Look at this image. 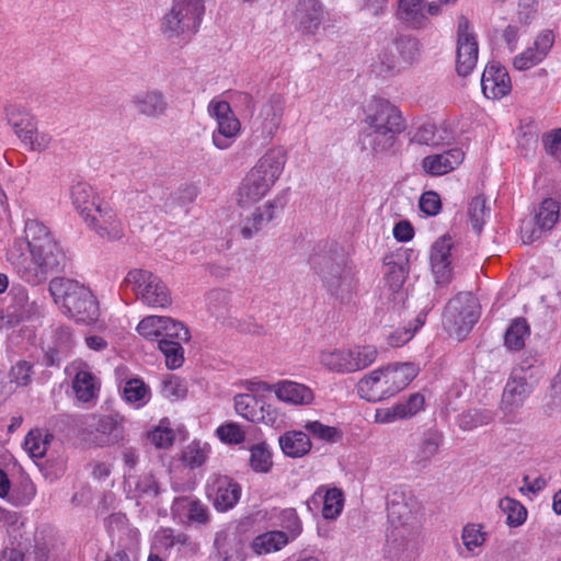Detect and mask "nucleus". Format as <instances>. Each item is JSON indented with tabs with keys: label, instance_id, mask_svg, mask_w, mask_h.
I'll use <instances>...</instances> for the list:
<instances>
[{
	"label": "nucleus",
	"instance_id": "f257e3e1",
	"mask_svg": "<svg viewBox=\"0 0 561 561\" xmlns=\"http://www.w3.org/2000/svg\"><path fill=\"white\" fill-rule=\"evenodd\" d=\"M24 238L30 253L20 252L15 242L9 260L19 276L31 285L46 280L48 274L65 267L66 254L48 227L37 219H27Z\"/></svg>",
	"mask_w": 561,
	"mask_h": 561
},
{
	"label": "nucleus",
	"instance_id": "f03ea898",
	"mask_svg": "<svg viewBox=\"0 0 561 561\" xmlns=\"http://www.w3.org/2000/svg\"><path fill=\"white\" fill-rule=\"evenodd\" d=\"M309 264L334 300L345 305L357 295V272L337 250L314 252L309 259Z\"/></svg>",
	"mask_w": 561,
	"mask_h": 561
},
{
	"label": "nucleus",
	"instance_id": "7ed1b4c3",
	"mask_svg": "<svg viewBox=\"0 0 561 561\" xmlns=\"http://www.w3.org/2000/svg\"><path fill=\"white\" fill-rule=\"evenodd\" d=\"M48 290L62 312L76 322L92 324L98 321L99 302L92 291L78 280L55 277L50 279Z\"/></svg>",
	"mask_w": 561,
	"mask_h": 561
},
{
	"label": "nucleus",
	"instance_id": "20e7f679",
	"mask_svg": "<svg viewBox=\"0 0 561 561\" xmlns=\"http://www.w3.org/2000/svg\"><path fill=\"white\" fill-rule=\"evenodd\" d=\"M286 153L280 148L265 152L247 173L239 186L238 203L241 207L261 201L284 171Z\"/></svg>",
	"mask_w": 561,
	"mask_h": 561
},
{
	"label": "nucleus",
	"instance_id": "39448f33",
	"mask_svg": "<svg viewBox=\"0 0 561 561\" xmlns=\"http://www.w3.org/2000/svg\"><path fill=\"white\" fill-rule=\"evenodd\" d=\"M413 363L388 365L364 376L357 383L358 396L368 402H379L396 396L417 376Z\"/></svg>",
	"mask_w": 561,
	"mask_h": 561
},
{
	"label": "nucleus",
	"instance_id": "423d86ee",
	"mask_svg": "<svg viewBox=\"0 0 561 561\" xmlns=\"http://www.w3.org/2000/svg\"><path fill=\"white\" fill-rule=\"evenodd\" d=\"M204 13L203 0H173L161 19L160 30L169 39L190 41L198 32Z\"/></svg>",
	"mask_w": 561,
	"mask_h": 561
},
{
	"label": "nucleus",
	"instance_id": "0eeeda50",
	"mask_svg": "<svg viewBox=\"0 0 561 561\" xmlns=\"http://www.w3.org/2000/svg\"><path fill=\"white\" fill-rule=\"evenodd\" d=\"M422 505L411 490L396 489L388 500V520L392 527L389 538L397 540V537L411 535L419 526V515Z\"/></svg>",
	"mask_w": 561,
	"mask_h": 561
},
{
	"label": "nucleus",
	"instance_id": "6e6552de",
	"mask_svg": "<svg viewBox=\"0 0 561 561\" xmlns=\"http://www.w3.org/2000/svg\"><path fill=\"white\" fill-rule=\"evenodd\" d=\"M480 318V306L471 293H459L451 298L443 313V325L458 340H462Z\"/></svg>",
	"mask_w": 561,
	"mask_h": 561
},
{
	"label": "nucleus",
	"instance_id": "1a4fd4ad",
	"mask_svg": "<svg viewBox=\"0 0 561 561\" xmlns=\"http://www.w3.org/2000/svg\"><path fill=\"white\" fill-rule=\"evenodd\" d=\"M82 439L94 447H111L125 440V419L119 414H92L81 428Z\"/></svg>",
	"mask_w": 561,
	"mask_h": 561
},
{
	"label": "nucleus",
	"instance_id": "9d476101",
	"mask_svg": "<svg viewBox=\"0 0 561 561\" xmlns=\"http://www.w3.org/2000/svg\"><path fill=\"white\" fill-rule=\"evenodd\" d=\"M136 298L150 308H167L172 304L171 291L165 283L148 270H130L124 278Z\"/></svg>",
	"mask_w": 561,
	"mask_h": 561
},
{
	"label": "nucleus",
	"instance_id": "9b49d317",
	"mask_svg": "<svg viewBox=\"0 0 561 561\" xmlns=\"http://www.w3.org/2000/svg\"><path fill=\"white\" fill-rule=\"evenodd\" d=\"M286 107V99L279 93L272 94L261 106L252 121V135L262 145L270 144L277 134Z\"/></svg>",
	"mask_w": 561,
	"mask_h": 561
},
{
	"label": "nucleus",
	"instance_id": "f8f14e48",
	"mask_svg": "<svg viewBox=\"0 0 561 561\" xmlns=\"http://www.w3.org/2000/svg\"><path fill=\"white\" fill-rule=\"evenodd\" d=\"M208 111L217 122V128L213 131V145L219 150L229 149L236 141L241 125L226 101L210 102Z\"/></svg>",
	"mask_w": 561,
	"mask_h": 561
},
{
	"label": "nucleus",
	"instance_id": "ddd939ff",
	"mask_svg": "<svg viewBox=\"0 0 561 561\" xmlns=\"http://www.w3.org/2000/svg\"><path fill=\"white\" fill-rule=\"evenodd\" d=\"M533 389V382L528 380L527 376L518 375V370H512L504 387L500 405L506 422L512 423L514 421Z\"/></svg>",
	"mask_w": 561,
	"mask_h": 561
},
{
	"label": "nucleus",
	"instance_id": "4468645a",
	"mask_svg": "<svg viewBox=\"0 0 561 561\" xmlns=\"http://www.w3.org/2000/svg\"><path fill=\"white\" fill-rule=\"evenodd\" d=\"M206 493L217 511L227 512L239 502L241 486L228 476L214 473L207 480Z\"/></svg>",
	"mask_w": 561,
	"mask_h": 561
},
{
	"label": "nucleus",
	"instance_id": "2eb2a0df",
	"mask_svg": "<svg viewBox=\"0 0 561 561\" xmlns=\"http://www.w3.org/2000/svg\"><path fill=\"white\" fill-rule=\"evenodd\" d=\"M249 389L252 391H273L279 401L291 405H309L314 400L311 388L293 380H279L272 385L257 381L252 382Z\"/></svg>",
	"mask_w": 561,
	"mask_h": 561
},
{
	"label": "nucleus",
	"instance_id": "dca6fc26",
	"mask_svg": "<svg viewBox=\"0 0 561 561\" xmlns=\"http://www.w3.org/2000/svg\"><path fill=\"white\" fill-rule=\"evenodd\" d=\"M479 47L476 35L470 31L468 20L462 19L458 24L456 70L461 77H467L476 68Z\"/></svg>",
	"mask_w": 561,
	"mask_h": 561
},
{
	"label": "nucleus",
	"instance_id": "f3484780",
	"mask_svg": "<svg viewBox=\"0 0 561 561\" xmlns=\"http://www.w3.org/2000/svg\"><path fill=\"white\" fill-rule=\"evenodd\" d=\"M75 341L72 332L68 327H58L50 332V335L43 342L42 363L46 367H59L61 362L66 359Z\"/></svg>",
	"mask_w": 561,
	"mask_h": 561
},
{
	"label": "nucleus",
	"instance_id": "a211bd4d",
	"mask_svg": "<svg viewBox=\"0 0 561 561\" xmlns=\"http://www.w3.org/2000/svg\"><path fill=\"white\" fill-rule=\"evenodd\" d=\"M83 220L102 239L113 241L124 236L122 221L117 218L115 210L105 202Z\"/></svg>",
	"mask_w": 561,
	"mask_h": 561
},
{
	"label": "nucleus",
	"instance_id": "6ab92c4d",
	"mask_svg": "<svg viewBox=\"0 0 561 561\" xmlns=\"http://www.w3.org/2000/svg\"><path fill=\"white\" fill-rule=\"evenodd\" d=\"M286 201L283 195L267 201L263 206L255 207L253 210L242 214L240 221V234L244 239L255 237L268 222L275 217L277 208H283Z\"/></svg>",
	"mask_w": 561,
	"mask_h": 561
},
{
	"label": "nucleus",
	"instance_id": "aec40b11",
	"mask_svg": "<svg viewBox=\"0 0 561 561\" xmlns=\"http://www.w3.org/2000/svg\"><path fill=\"white\" fill-rule=\"evenodd\" d=\"M365 123L368 128L389 130L404 129V121L397 106L385 99H375L367 108Z\"/></svg>",
	"mask_w": 561,
	"mask_h": 561
},
{
	"label": "nucleus",
	"instance_id": "412c9836",
	"mask_svg": "<svg viewBox=\"0 0 561 561\" xmlns=\"http://www.w3.org/2000/svg\"><path fill=\"white\" fill-rule=\"evenodd\" d=\"M327 14L321 0H298L293 12V21L302 35H316Z\"/></svg>",
	"mask_w": 561,
	"mask_h": 561
},
{
	"label": "nucleus",
	"instance_id": "4be33fe9",
	"mask_svg": "<svg viewBox=\"0 0 561 561\" xmlns=\"http://www.w3.org/2000/svg\"><path fill=\"white\" fill-rule=\"evenodd\" d=\"M481 90L490 100H501L512 91V81L507 69L500 62H489L481 77Z\"/></svg>",
	"mask_w": 561,
	"mask_h": 561
},
{
	"label": "nucleus",
	"instance_id": "5701e85b",
	"mask_svg": "<svg viewBox=\"0 0 561 561\" xmlns=\"http://www.w3.org/2000/svg\"><path fill=\"white\" fill-rule=\"evenodd\" d=\"M424 396L416 392L409 397L408 400L398 402L390 408L377 409L375 421L380 424L393 423L398 420H407L424 409Z\"/></svg>",
	"mask_w": 561,
	"mask_h": 561
},
{
	"label": "nucleus",
	"instance_id": "b1692460",
	"mask_svg": "<svg viewBox=\"0 0 561 561\" xmlns=\"http://www.w3.org/2000/svg\"><path fill=\"white\" fill-rule=\"evenodd\" d=\"M451 238L446 236L431 248L430 262L437 283L445 284L451 279Z\"/></svg>",
	"mask_w": 561,
	"mask_h": 561
},
{
	"label": "nucleus",
	"instance_id": "393cba45",
	"mask_svg": "<svg viewBox=\"0 0 561 561\" xmlns=\"http://www.w3.org/2000/svg\"><path fill=\"white\" fill-rule=\"evenodd\" d=\"M171 513L183 523L206 524L208 522V510L199 500L179 496L175 497Z\"/></svg>",
	"mask_w": 561,
	"mask_h": 561
},
{
	"label": "nucleus",
	"instance_id": "a878e982",
	"mask_svg": "<svg viewBox=\"0 0 561 561\" xmlns=\"http://www.w3.org/2000/svg\"><path fill=\"white\" fill-rule=\"evenodd\" d=\"M465 153L460 148H451L438 154L426 156L422 167L427 174L444 175L453 171L463 161Z\"/></svg>",
	"mask_w": 561,
	"mask_h": 561
},
{
	"label": "nucleus",
	"instance_id": "bb28decb",
	"mask_svg": "<svg viewBox=\"0 0 561 561\" xmlns=\"http://www.w3.org/2000/svg\"><path fill=\"white\" fill-rule=\"evenodd\" d=\"M131 104L139 115L159 117L165 114L168 101L159 90H148L135 94Z\"/></svg>",
	"mask_w": 561,
	"mask_h": 561
},
{
	"label": "nucleus",
	"instance_id": "cd10ccee",
	"mask_svg": "<svg viewBox=\"0 0 561 561\" xmlns=\"http://www.w3.org/2000/svg\"><path fill=\"white\" fill-rule=\"evenodd\" d=\"M320 502L323 503L322 507V516L325 519H336L344 506V494L342 490L337 488H331L324 490L323 486L319 488L310 497L309 501H307L308 507H310V504L313 503L318 505Z\"/></svg>",
	"mask_w": 561,
	"mask_h": 561
},
{
	"label": "nucleus",
	"instance_id": "c85d7f7f",
	"mask_svg": "<svg viewBox=\"0 0 561 561\" xmlns=\"http://www.w3.org/2000/svg\"><path fill=\"white\" fill-rule=\"evenodd\" d=\"M70 198L73 207L84 219L103 203L93 187L85 182H78L70 188Z\"/></svg>",
	"mask_w": 561,
	"mask_h": 561
},
{
	"label": "nucleus",
	"instance_id": "c756f323",
	"mask_svg": "<svg viewBox=\"0 0 561 561\" xmlns=\"http://www.w3.org/2000/svg\"><path fill=\"white\" fill-rule=\"evenodd\" d=\"M278 445L282 453L289 458H302L312 448L308 434L304 431H286L278 437Z\"/></svg>",
	"mask_w": 561,
	"mask_h": 561
},
{
	"label": "nucleus",
	"instance_id": "7c9ffc66",
	"mask_svg": "<svg viewBox=\"0 0 561 561\" xmlns=\"http://www.w3.org/2000/svg\"><path fill=\"white\" fill-rule=\"evenodd\" d=\"M125 488L130 499L152 500L160 493L158 481L150 472H144L139 476H126Z\"/></svg>",
	"mask_w": 561,
	"mask_h": 561
},
{
	"label": "nucleus",
	"instance_id": "2f4dec72",
	"mask_svg": "<svg viewBox=\"0 0 561 561\" xmlns=\"http://www.w3.org/2000/svg\"><path fill=\"white\" fill-rule=\"evenodd\" d=\"M72 389L79 401L90 402L96 399L100 391V382L96 376L84 367L80 368L75 375Z\"/></svg>",
	"mask_w": 561,
	"mask_h": 561
},
{
	"label": "nucleus",
	"instance_id": "473e14b6",
	"mask_svg": "<svg viewBox=\"0 0 561 561\" xmlns=\"http://www.w3.org/2000/svg\"><path fill=\"white\" fill-rule=\"evenodd\" d=\"M444 436L438 430H428L423 434L415 455V462L425 468L438 454Z\"/></svg>",
	"mask_w": 561,
	"mask_h": 561
},
{
	"label": "nucleus",
	"instance_id": "72a5a7b5",
	"mask_svg": "<svg viewBox=\"0 0 561 561\" xmlns=\"http://www.w3.org/2000/svg\"><path fill=\"white\" fill-rule=\"evenodd\" d=\"M289 542L288 535L283 530L266 531L256 536L251 548L256 554H267L279 551Z\"/></svg>",
	"mask_w": 561,
	"mask_h": 561
},
{
	"label": "nucleus",
	"instance_id": "f704fd0d",
	"mask_svg": "<svg viewBox=\"0 0 561 561\" xmlns=\"http://www.w3.org/2000/svg\"><path fill=\"white\" fill-rule=\"evenodd\" d=\"M321 364L335 373H353L352 350L325 351L320 355Z\"/></svg>",
	"mask_w": 561,
	"mask_h": 561
},
{
	"label": "nucleus",
	"instance_id": "c9c22d12",
	"mask_svg": "<svg viewBox=\"0 0 561 561\" xmlns=\"http://www.w3.org/2000/svg\"><path fill=\"white\" fill-rule=\"evenodd\" d=\"M53 439L54 435L47 430H31L24 439V448L32 458L42 459Z\"/></svg>",
	"mask_w": 561,
	"mask_h": 561
},
{
	"label": "nucleus",
	"instance_id": "e433bc0d",
	"mask_svg": "<svg viewBox=\"0 0 561 561\" xmlns=\"http://www.w3.org/2000/svg\"><path fill=\"white\" fill-rule=\"evenodd\" d=\"M12 302L8 307V316L11 322H20L30 318L33 305L28 304L27 290L24 287H13L10 291Z\"/></svg>",
	"mask_w": 561,
	"mask_h": 561
},
{
	"label": "nucleus",
	"instance_id": "4c0bfd02",
	"mask_svg": "<svg viewBox=\"0 0 561 561\" xmlns=\"http://www.w3.org/2000/svg\"><path fill=\"white\" fill-rule=\"evenodd\" d=\"M369 130L364 134V142L370 148L374 153L386 152L393 146L397 135L401 131L368 128Z\"/></svg>",
	"mask_w": 561,
	"mask_h": 561
},
{
	"label": "nucleus",
	"instance_id": "58836bf2",
	"mask_svg": "<svg viewBox=\"0 0 561 561\" xmlns=\"http://www.w3.org/2000/svg\"><path fill=\"white\" fill-rule=\"evenodd\" d=\"M560 204L553 198H545L535 216V225L539 232L551 230L558 222Z\"/></svg>",
	"mask_w": 561,
	"mask_h": 561
},
{
	"label": "nucleus",
	"instance_id": "ea45409f",
	"mask_svg": "<svg viewBox=\"0 0 561 561\" xmlns=\"http://www.w3.org/2000/svg\"><path fill=\"white\" fill-rule=\"evenodd\" d=\"M530 335V327L525 318L512 321L504 335V344L511 351H519L525 346V340Z\"/></svg>",
	"mask_w": 561,
	"mask_h": 561
},
{
	"label": "nucleus",
	"instance_id": "a19ab883",
	"mask_svg": "<svg viewBox=\"0 0 561 561\" xmlns=\"http://www.w3.org/2000/svg\"><path fill=\"white\" fill-rule=\"evenodd\" d=\"M250 468L256 473H268L273 469V451L265 442L253 445L250 448Z\"/></svg>",
	"mask_w": 561,
	"mask_h": 561
},
{
	"label": "nucleus",
	"instance_id": "79ce46f5",
	"mask_svg": "<svg viewBox=\"0 0 561 561\" xmlns=\"http://www.w3.org/2000/svg\"><path fill=\"white\" fill-rule=\"evenodd\" d=\"M400 19L413 27H421L426 21L423 0H399Z\"/></svg>",
	"mask_w": 561,
	"mask_h": 561
},
{
	"label": "nucleus",
	"instance_id": "37998d69",
	"mask_svg": "<svg viewBox=\"0 0 561 561\" xmlns=\"http://www.w3.org/2000/svg\"><path fill=\"white\" fill-rule=\"evenodd\" d=\"M494 412L488 409H470L460 413L457 424L462 431H472L490 424L494 420Z\"/></svg>",
	"mask_w": 561,
	"mask_h": 561
},
{
	"label": "nucleus",
	"instance_id": "c03bdc74",
	"mask_svg": "<svg viewBox=\"0 0 561 561\" xmlns=\"http://www.w3.org/2000/svg\"><path fill=\"white\" fill-rule=\"evenodd\" d=\"M209 454V444L193 440L182 451L181 461L185 467L196 469L205 465Z\"/></svg>",
	"mask_w": 561,
	"mask_h": 561
},
{
	"label": "nucleus",
	"instance_id": "a18cd8bd",
	"mask_svg": "<svg viewBox=\"0 0 561 561\" xmlns=\"http://www.w3.org/2000/svg\"><path fill=\"white\" fill-rule=\"evenodd\" d=\"M407 264L408 263L403 260L389 261L385 264V283L392 294H398L400 297H402V294H400L399 290L404 284L409 273Z\"/></svg>",
	"mask_w": 561,
	"mask_h": 561
},
{
	"label": "nucleus",
	"instance_id": "49530a36",
	"mask_svg": "<svg viewBox=\"0 0 561 561\" xmlns=\"http://www.w3.org/2000/svg\"><path fill=\"white\" fill-rule=\"evenodd\" d=\"M123 398L136 408H141L150 400V389L141 379L133 378L126 381Z\"/></svg>",
	"mask_w": 561,
	"mask_h": 561
},
{
	"label": "nucleus",
	"instance_id": "de8ad7c7",
	"mask_svg": "<svg viewBox=\"0 0 561 561\" xmlns=\"http://www.w3.org/2000/svg\"><path fill=\"white\" fill-rule=\"evenodd\" d=\"M304 428L308 436L319 439L324 443H336L343 437L341 430L334 426H329L320 421H308L305 423Z\"/></svg>",
	"mask_w": 561,
	"mask_h": 561
},
{
	"label": "nucleus",
	"instance_id": "09e8293b",
	"mask_svg": "<svg viewBox=\"0 0 561 561\" xmlns=\"http://www.w3.org/2000/svg\"><path fill=\"white\" fill-rule=\"evenodd\" d=\"M236 412L243 419L254 423L260 414L262 400L250 393L237 394L233 399Z\"/></svg>",
	"mask_w": 561,
	"mask_h": 561
},
{
	"label": "nucleus",
	"instance_id": "8fccbe9b",
	"mask_svg": "<svg viewBox=\"0 0 561 561\" xmlns=\"http://www.w3.org/2000/svg\"><path fill=\"white\" fill-rule=\"evenodd\" d=\"M425 320H426V313L420 312L416 316L413 325L398 328V329L391 331L386 337L388 344L392 347H400V346L404 345L413 337L414 333L421 327H423V324L425 323Z\"/></svg>",
	"mask_w": 561,
	"mask_h": 561
},
{
	"label": "nucleus",
	"instance_id": "3c124183",
	"mask_svg": "<svg viewBox=\"0 0 561 561\" xmlns=\"http://www.w3.org/2000/svg\"><path fill=\"white\" fill-rule=\"evenodd\" d=\"M158 347L164 355L169 369H176L184 363V350L182 342L173 340H159Z\"/></svg>",
	"mask_w": 561,
	"mask_h": 561
},
{
	"label": "nucleus",
	"instance_id": "603ef678",
	"mask_svg": "<svg viewBox=\"0 0 561 561\" xmlns=\"http://www.w3.org/2000/svg\"><path fill=\"white\" fill-rule=\"evenodd\" d=\"M500 508L506 514V524L511 527L523 525L527 518L525 506L512 497H503L500 501Z\"/></svg>",
	"mask_w": 561,
	"mask_h": 561
},
{
	"label": "nucleus",
	"instance_id": "864d4df0",
	"mask_svg": "<svg viewBox=\"0 0 561 561\" xmlns=\"http://www.w3.org/2000/svg\"><path fill=\"white\" fill-rule=\"evenodd\" d=\"M278 526L285 529L289 541L296 539L302 531V522L293 507L283 508L277 515Z\"/></svg>",
	"mask_w": 561,
	"mask_h": 561
},
{
	"label": "nucleus",
	"instance_id": "5fc2aeb1",
	"mask_svg": "<svg viewBox=\"0 0 561 561\" xmlns=\"http://www.w3.org/2000/svg\"><path fill=\"white\" fill-rule=\"evenodd\" d=\"M231 294L228 290L217 288L213 289L207 295L208 310L217 318H224L229 308Z\"/></svg>",
	"mask_w": 561,
	"mask_h": 561
},
{
	"label": "nucleus",
	"instance_id": "6e6d98bb",
	"mask_svg": "<svg viewBox=\"0 0 561 561\" xmlns=\"http://www.w3.org/2000/svg\"><path fill=\"white\" fill-rule=\"evenodd\" d=\"M164 322L165 317L148 316L138 323L137 332L145 339L159 343Z\"/></svg>",
	"mask_w": 561,
	"mask_h": 561
},
{
	"label": "nucleus",
	"instance_id": "4d7b16f0",
	"mask_svg": "<svg viewBox=\"0 0 561 561\" xmlns=\"http://www.w3.org/2000/svg\"><path fill=\"white\" fill-rule=\"evenodd\" d=\"M461 539L466 549L472 552L485 542L486 534L482 531V525L469 523L462 529Z\"/></svg>",
	"mask_w": 561,
	"mask_h": 561
},
{
	"label": "nucleus",
	"instance_id": "13d9d810",
	"mask_svg": "<svg viewBox=\"0 0 561 561\" xmlns=\"http://www.w3.org/2000/svg\"><path fill=\"white\" fill-rule=\"evenodd\" d=\"M485 197L483 195H478L472 198L469 204L468 214L470 218V222L472 229L480 233L482 231L483 225L485 222L486 216V206H485Z\"/></svg>",
	"mask_w": 561,
	"mask_h": 561
},
{
	"label": "nucleus",
	"instance_id": "bf43d9fd",
	"mask_svg": "<svg viewBox=\"0 0 561 561\" xmlns=\"http://www.w3.org/2000/svg\"><path fill=\"white\" fill-rule=\"evenodd\" d=\"M190 339V331L182 322L165 317L160 340H173L186 343Z\"/></svg>",
	"mask_w": 561,
	"mask_h": 561
},
{
	"label": "nucleus",
	"instance_id": "052dcab7",
	"mask_svg": "<svg viewBox=\"0 0 561 561\" xmlns=\"http://www.w3.org/2000/svg\"><path fill=\"white\" fill-rule=\"evenodd\" d=\"M190 339V331L182 322L165 317L160 340H173L186 343Z\"/></svg>",
	"mask_w": 561,
	"mask_h": 561
},
{
	"label": "nucleus",
	"instance_id": "680f3d73",
	"mask_svg": "<svg viewBox=\"0 0 561 561\" xmlns=\"http://www.w3.org/2000/svg\"><path fill=\"white\" fill-rule=\"evenodd\" d=\"M396 49L407 62L414 61L420 54V43L411 36H400L394 42Z\"/></svg>",
	"mask_w": 561,
	"mask_h": 561
},
{
	"label": "nucleus",
	"instance_id": "e2e57ef3",
	"mask_svg": "<svg viewBox=\"0 0 561 561\" xmlns=\"http://www.w3.org/2000/svg\"><path fill=\"white\" fill-rule=\"evenodd\" d=\"M353 352V371L362 370L374 364L377 359V348L366 345L352 350Z\"/></svg>",
	"mask_w": 561,
	"mask_h": 561
},
{
	"label": "nucleus",
	"instance_id": "0e129e2a",
	"mask_svg": "<svg viewBox=\"0 0 561 561\" xmlns=\"http://www.w3.org/2000/svg\"><path fill=\"white\" fill-rule=\"evenodd\" d=\"M219 439L229 445H238L244 442L245 433L242 431L240 425L236 423H227L220 425L216 430Z\"/></svg>",
	"mask_w": 561,
	"mask_h": 561
},
{
	"label": "nucleus",
	"instance_id": "69168bd1",
	"mask_svg": "<svg viewBox=\"0 0 561 561\" xmlns=\"http://www.w3.org/2000/svg\"><path fill=\"white\" fill-rule=\"evenodd\" d=\"M413 141L421 145L438 146L442 144L443 137L437 136V130L434 124L425 123L417 127L413 135Z\"/></svg>",
	"mask_w": 561,
	"mask_h": 561
},
{
	"label": "nucleus",
	"instance_id": "338daca9",
	"mask_svg": "<svg viewBox=\"0 0 561 561\" xmlns=\"http://www.w3.org/2000/svg\"><path fill=\"white\" fill-rule=\"evenodd\" d=\"M260 414L254 423H263L271 427H278L283 422V415L277 408L264 401L261 402Z\"/></svg>",
	"mask_w": 561,
	"mask_h": 561
},
{
	"label": "nucleus",
	"instance_id": "774afa93",
	"mask_svg": "<svg viewBox=\"0 0 561 561\" xmlns=\"http://www.w3.org/2000/svg\"><path fill=\"white\" fill-rule=\"evenodd\" d=\"M539 358L536 352L526 351L522 354L518 365L513 370H518V375L529 373L528 378H533L539 370Z\"/></svg>",
	"mask_w": 561,
	"mask_h": 561
}]
</instances>
